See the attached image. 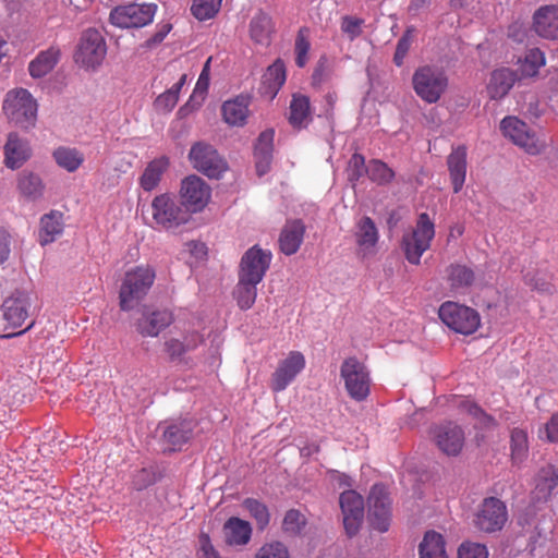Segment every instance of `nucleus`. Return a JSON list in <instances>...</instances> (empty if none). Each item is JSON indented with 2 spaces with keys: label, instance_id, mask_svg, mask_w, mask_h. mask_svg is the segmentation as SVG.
Listing matches in <instances>:
<instances>
[{
  "label": "nucleus",
  "instance_id": "obj_1",
  "mask_svg": "<svg viewBox=\"0 0 558 558\" xmlns=\"http://www.w3.org/2000/svg\"><path fill=\"white\" fill-rule=\"evenodd\" d=\"M156 279V270L150 265H138L129 269L119 290V305L122 311L135 308L148 294Z\"/></svg>",
  "mask_w": 558,
  "mask_h": 558
},
{
  "label": "nucleus",
  "instance_id": "obj_2",
  "mask_svg": "<svg viewBox=\"0 0 558 558\" xmlns=\"http://www.w3.org/2000/svg\"><path fill=\"white\" fill-rule=\"evenodd\" d=\"M153 222L150 226L157 230L173 231L191 220L189 210L179 203L174 195L159 194L150 204Z\"/></svg>",
  "mask_w": 558,
  "mask_h": 558
},
{
  "label": "nucleus",
  "instance_id": "obj_3",
  "mask_svg": "<svg viewBox=\"0 0 558 558\" xmlns=\"http://www.w3.org/2000/svg\"><path fill=\"white\" fill-rule=\"evenodd\" d=\"M448 84L446 72L434 65H422L412 76L415 94L426 104H436L446 93Z\"/></svg>",
  "mask_w": 558,
  "mask_h": 558
},
{
  "label": "nucleus",
  "instance_id": "obj_4",
  "mask_svg": "<svg viewBox=\"0 0 558 558\" xmlns=\"http://www.w3.org/2000/svg\"><path fill=\"white\" fill-rule=\"evenodd\" d=\"M434 236L435 225L428 214L422 213L413 230L402 236L401 248L407 260L412 265H418L422 255L429 250Z\"/></svg>",
  "mask_w": 558,
  "mask_h": 558
},
{
  "label": "nucleus",
  "instance_id": "obj_5",
  "mask_svg": "<svg viewBox=\"0 0 558 558\" xmlns=\"http://www.w3.org/2000/svg\"><path fill=\"white\" fill-rule=\"evenodd\" d=\"M31 307L32 298L26 291L16 290L3 301L1 310L5 322L4 330H11L3 336L4 338L20 336L33 327L34 322L32 320L24 329L16 331L29 317Z\"/></svg>",
  "mask_w": 558,
  "mask_h": 558
},
{
  "label": "nucleus",
  "instance_id": "obj_6",
  "mask_svg": "<svg viewBox=\"0 0 558 558\" xmlns=\"http://www.w3.org/2000/svg\"><path fill=\"white\" fill-rule=\"evenodd\" d=\"M3 111L10 121L28 129L35 125L37 102L27 89H13L5 96Z\"/></svg>",
  "mask_w": 558,
  "mask_h": 558
},
{
  "label": "nucleus",
  "instance_id": "obj_7",
  "mask_svg": "<svg viewBox=\"0 0 558 558\" xmlns=\"http://www.w3.org/2000/svg\"><path fill=\"white\" fill-rule=\"evenodd\" d=\"M502 135L530 155H538L546 148V143L522 120L508 116L500 122Z\"/></svg>",
  "mask_w": 558,
  "mask_h": 558
},
{
  "label": "nucleus",
  "instance_id": "obj_8",
  "mask_svg": "<svg viewBox=\"0 0 558 558\" xmlns=\"http://www.w3.org/2000/svg\"><path fill=\"white\" fill-rule=\"evenodd\" d=\"M438 315L445 325L462 335H472L481 324L480 315L475 310L451 301L441 304Z\"/></svg>",
  "mask_w": 558,
  "mask_h": 558
},
{
  "label": "nucleus",
  "instance_id": "obj_9",
  "mask_svg": "<svg viewBox=\"0 0 558 558\" xmlns=\"http://www.w3.org/2000/svg\"><path fill=\"white\" fill-rule=\"evenodd\" d=\"M340 376L344 381V387L355 401L365 400L371 390V378L367 367L355 356L347 357L340 367Z\"/></svg>",
  "mask_w": 558,
  "mask_h": 558
},
{
  "label": "nucleus",
  "instance_id": "obj_10",
  "mask_svg": "<svg viewBox=\"0 0 558 558\" xmlns=\"http://www.w3.org/2000/svg\"><path fill=\"white\" fill-rule=\"evenodd\" d=\"M508 521L506 504L497 497H487L481 502L474 514V526L487 534L501 531Z\"/></svg>",
  "mask_w": 558,
  "mask_h": 558
},
{
  "label": "nucleus",
  "instance_id": "obj_11",
  "mask_svg": "<svg viewBox=\"0 0 558 558\" xmlns=\"http://www.w3.org/2000/svg\"><path fill=\"white\" fill-rule=\"evenodd\" d=\"M106 52V41L100 32L96 28H88L80 38L74 60L85 69H95L101 64Z\"/></svg>",
  "mask_w": 558,
  "mask_h": 558
},
{
  "label": "nucleus",
  "instance_id": "obj_12",
  "mask_svg": "<svg viewBox=\"0 0 558 558\" xmlns=\"http://www.w3.org/2000/svg\"><path fill=\"white\" fill-rule=\"evenodd\" d=\"M155 12V4L130 3L114 8L110 13V22L121 28L143 27L153 21Z\"/></svg>",
  "mask_w": 558,
  "mask_h": 558
},
{
  "label": "nucleus",
  "instance_id": "obj_13",
  "mask_svg": "<svg viewBox=\"0 0 558 558\" xmlns=\"http://www.w3.org/2000/svg\"><path fill=\"white\" fill-rule=\"evenodd\" d=\"M430 435L436 447L448 457L459 456L465 445L463 428L453 422H445L433 426Z\"/></svg>",
  "mask_w": 558,
  "mask_h": 558
},
{
  "label": "nucleus",
  "instance_id": "obj_14",
  "mask_svg": "<svg viewBox=\"0 0 558 558\" xmlns=\"http://www.w3.org/2000/svg\"><path fill=\"white\" fill-rule=\"evenodd\" d=\"M189 157L193 167L208 178L219 179L227 170L226 161L209 144L195 143L190 150Z\"/></svg>",
  "mask_w": 558,
  "mask_h": 558
},
{
  "label": "nucleus",
  "instance_id": "obj_15",
  "mask_svg": "<svg viewBox=\"0 0 558 558\" xmlns=\"http://www.w3.org/2000/svg\"><path fill=\"white\" fill-rule=\"evenodd\" d=\"M210 194L209 185L197 175H189L181 183V204L190 215L203 210L210 199Z\"/></svg>",
  "mask_w": 558,
  "mask_h": 558
},
{
  "label": "nucleus",
  "instance_id": "obj_16",
  "mask_svg": "<svg viewBox=\"0 0 558 558\" xmlns=\"http://www.w3.org/2000/svg\"><path fill=\"white\" fill-rule=\"evenodd\" d=\"M271 252L254 245L241 258L239 278L262 282L271 263Z\"/></svg>",
  "mask_w": 558,
  "mask_h": 558
},
{
  "label": "nucleus",
  "instance_id": "obj_17",
  "mask_svg": "<svg viewBox=\"0 0 558 558\" xmlns=\"http://www.w3.org/2000/svg\"><path fill=\"white\" fill-rule=\"evenodd\" d=\"M390 499L383 485H374L368 496V520L378 532H387L390 525Z\"/></svg>",
  "mask_w": 558,
  "mask_h": 558
},
{
  "label": "nucleus",
  "instance_id": "obj_18",
  "mask_svg": "<svg viewBox=\"0 0 558 558\" xmlns=\"http://www.w3.org/2000/svg\"><path fill=\"white\" fill-rule=\"evenodd\" d=\"M340 508L343 514V526L348 536L357 534L364 518V500L355 490H345L340 495Z\"/></svg>",
  "mask_w": 558,
  "mask_h": 558
},
{
  "label": "nucleus",
  "instance_id": "obj_19",
  "mask_svg": "<svg viewBox=\"0 0 558 558\" xmlns=\"http://www.w3.org/2000/svg\"><path fill=\"white\" fill-rule=\"evenodd\" d=\"M304 367V355L299 351H291L272 374L271 389L275 392L284 390Z\"/></svg>",
  "mask_w": 558,
  "mask_h": 558
},
{
  "label": "nucleus",
  "instance_id": "obj_20",
  "mask_svg": "<svg viewBox=\"0 0 558 558\" xmlns=\"http://www.w3.org/2000/svg\"><path fill=\"white\" fill-rule=\"evenodd\" d=\"M162 429V442L169 451H177L182 448L192 437L193 427L187 420H172L159 424Z\"/></svg>",
  "mask_w": 558,
  "mask_h": 558
},
{
  "label": "nucleus",
  "instance_id": "obj_21",
  "mask_svg": "<svg viewBox=\"0 0 558 558\" xmlns=\"http://www.w3.org/2000/svg\"><path fill=\"white\" fill-rule=\"evenodd\" d=\"M518 80L519 74L509 68L494 70L486 86L489 98L494 100L502 99L509 94Z\"/></svg>",
  "mask_w": 558,
  "mask_h": 558
},
{
  "label": "nucleus",
  "instance_id": "obj_22",
  "mask_svg": "<svg viewBox=\"0 0 558 558\" xmlns=\"http://www.w3.org/2000/svg\"><path fill=\"white\" fill-rule=\"evenodd\" d=\"M204 336L197 330H191L183 335L182 339L170 338L165 342V351L171 361H180L182 357L204 343Z\"/></svg>",
  "mask_w": 558,
  "mask_h": 558
},
{
  "label": "nucleus",
  "instance_id": "obj_23",
  "mask_svg": "<svg viewBox=\"0 0 558 558\" xmlns=\"http://www.w3.org/2000/svg\"><path fill=\"white\" fill-rule=\"evenodd\" d=\"M32 155L28 142L20 138L16 133H10L4 145V165L15 170L21 168Z\"/></svg>",
  "mask_w": 558,
  "mask_h": 558
},
{
  "label": "nucleus",
  "instance_id": "obj_24",
  "mask_svg": "<svg viewBox=\"0 0 558 558\" xmlns=\"http://www.w3.org/2000/svg\"><path fill=\"white\" fill-rule=\"evenodd\" d=\"M533 26L541 37L558 39V5H544L536 10Z\"/></svg>",
  "mask_w": 558,
  "mask_h": 558
},
{
  "label": "nucleus",
  "instance_id": "obj_25",
  "mask_svg": "<svg viewBox=\"0 0 558 558\" xmlns=\"http://www.w3.org/2000/svg\"><path fill=\"white\" fill-rule=\"evenodd\" d=\"M288 121L294 130L306 129L313 121L310 97L300 93L292 95Z\"/></svg>",
  "mask_w": 558,
  "mask_h": 558
},
{
  "label": "nucleus",
  "instance_id": "obj_26",
  "mask_svg": "<svg viewBox=\"0 0 558 558\" xmlns=\"http://www.w3.org/2000/svg\"><path fill=\"white\" fill-rule=\"evenodd\" d=\"M275 131L269 129L262 132L256 141L254 148V159L256 172L259 177L270 170L274 153Z\"/></svg>",
  "mask_w": 558,
  "mask_h": 558
},
{
  "label": "nucleus",
  "instance_id": "obj_27",
  "mask_svg": "<svg viewBox=\"0 0 558 558\" xmlns=\"http://www.w3.org/2000/svg\"><path fill=\"white\" fill-rule=\"evenodd\" d=\"M16 189L23 199L37 202L44 197L46 185L38 173L23 170L17 174Z\"/></svg>",
  "mask_w": 558,
  "mask_h": 558
},
{
  "label": "nucleus",
  "instance_id": "obj_28",
  "mask_svg": "<svg viewBox=\"0 0 558 558\" xmlns=\"http://www.w3.org/2000/svg\"><path fill=\"white\" fill-rule=\"evenodd\" d=\"M173 314L169 310H157L144 315L136 324L137 331L144 337H157L173 323Z\"/></svg>",
  "mask_w": 558,
  "mask_h": 558
},
{
  "label": "nucleus",
  "instance_id": "obj_29",
  "mask_svg": "<svg viewBox=\"0 0 558 558\" xmlns=\"http://www.w3.org/2000/svg\"><path fill=\"white\" fill-rule=\"evenodd\" d=\"M305 226L299 220L287 221L279 235V248L287 255L295 254L304 239Z\"/></svg>",
  "mask_w": 558,
  "mask_h": 558
},
{
  "label": "nucleus",
  "instance_id": "obj_30",
  "mask_svg": "<svg viewBox=\"0 0 558 558\" xmlns=\"http://www.w3.org/2000/svg\"><path fill=\"white\" fill-rule=\"evenodd\" d=\"M466 147L458 146L452 149L447 158V166L454 193H459L466 177Z\"/></svg>",
  "mask_w": 558,
  "mask_h": 558
},
{
  "label": "nucleus",
  "instance_id": "obj_31",
  "mask_svg": "<svg viewBox=\"0 0 558 558\" xmlns=\"http://www.w3.org/2000/svg\"><path fill=\"white\" fill-rule=\"evenodd\" d=\"M274 32L275 25L272 19L264 11H258L250 21V38L256 45L269 46Z\"/></svg>",
  "mask_w": 558,
  "mask_h": 558
},
{
  "label": "nucleus",
  "instance_id": "obj_32",
  "mask_svg": "<svg viewBox=\"0 0 558 558\" xmlns=\"http://www.w3.org/2000/svg\"><path fill=\"white\" fill-rule=\"evenodd\" d=\"M225 542L230 546H244L252 536L250 522L238 517L229 518L223 524Z\"/></svg>",
  "mask_w": 558,
  "mask_h": 558
},
{
  "label": "nucleus",
  "instance_id": "obj_33",
  "mask_svg": "<svg viewBox=\"0 0 558 558\" xmlns=\"http://www.w3.org/2000/svg\"><path fill=\"white\" fill-rule=\"evenodd\" d=\"M355 240L359 252L364 257L374 253L378 242V230L369 217L365 216L356 223Z\"/></svg>",
  "mask_w": 558,
  "mask_h": 558
},
{
  "label": "nucleus",
  "instance_id": "obj_34",
  "mask_svg": "<svg viewBox=\"0 0 558 558\" xmlns=\"http://www.w3.org/2000/svg\"><path fill=\"white\" fill-rule=\"evenodd\" d=\"M61 51L58 47H49L40 51L28 64L29 75L34 78H40L49 74L58 64Z\"/></svg>",
  "mask_w": 558,
  "mask_h": 558
},
{
  "label": "nucleus",
  "instance_id": "obj_35",
  "mask_svg": "<svg viewBox=\"0 0 558 558\" xmlns=\"http://www.w3.org/2000/svg\"><path fill=\"white\" fill-rule=\"evenodd\" d=\"M558 486V471L554 465L542 468L536 476L535 497L538 501H547Z\"/></svg>",
  "mask_w": 558,
  "mask_h": 558
},
{
  "label": "nucleus",
  "instance_id": "obj_36",
  "mask_svg": "<svg viewBox=\"0 0 558 558\" xmlns=\"http://www.w3.org/2000/svg\"><path fill=\"white\" fill-rule=\"evenodd\" d=\"M222 116L230 125L242 126L245 124L248 116V98L238 96L234 99L227 100L222 105Z\"/></svg>",
  "mask_w": 558,
  "mask_h": 558
},
{
  "label": "nucleus",
  "instance_id": "obj_37",
  "mask_svg": "<svg viewBox=\"0 0 558 558\" xmlns=\"http://www.w3.org/2000/svg\"><path fill=\"white\" fill-rule=\"evenodd\" d=\"M420 558H448L444 536L435 531L424 534L418 545Z\"/></svg>",
  "mask_w": 558,
  "mask_h": 558
},
{
  "label": "nucleus",
  "instance_id": "obj_38",
  "mask_svg": "<svg viewBox=\"0 0 558 558\" xmlns=\"http://www.w3.org/2000/svg\"><path fill=\"white\" fill-rule=\"evenodd\" d=\"M63 231V215L51 211L40 219L39 242L41 245L53 242Z\"/></svg>",
  "mask_w": 558,
  "mask_h": 558
},
{
  "label": "nucleus",
  "instance_id": "obj_39",
  "mask_svg": "<svg viewBox=\"0 0 558 558\" xmlns=\"http://www.w3.org/2000/svg\"><path fill=\"white\" fill-rule=\"evenodd\" d=\"M258 283L259 282L239 278L238 283L233 290V298L242 311H247L254 305L257 298Z\"/></svg>",
  "mask_w": 558,
  "mask_h": 558
},
{
  "label": "nucleus",
  "instance_id": "obj_40",
  "mask_svg": "<svg viewBox=\"0 0 558 558\" xmlns=\"http://www.w3.org/2000/svg\"><path fill=\"white\" fill-rule=\"evenodd\" d=\"M167 165L168 162L165 159H155L150 161L140 178L141 187L147 192L156 189L160 182L162 173L167 168Z\"/></svg>",
  "mask_w": 558,
  "mask_h": 558
},
{
  "label": "nucleus",
  "instance_id": "obj_41",
  "mask_svg": "<svg viewBox=\"0 0 558 558\" xmlns=\"http://www.w3.org/2000/svg\"><path fill=\"white\" fill-rule=\"evenodd\" d=\"M510 451L513 464H521L529 454L527 434L521 428H513L510 434Z\"/></svg>",
  "mask_w": 558,
  "mask_h": 558
},
{
  "label": "nucleus",
  "instance_id": "obj_42",
  "mask_svg": "<svg viewBox=\"0 0 558 558\" xmlns=\"http://www.w3.org/2000/svg\"><path fill=\"white\" fill-rule=\"evenodd\" d=\"M57 165L69 172L76 171L84 161V156L75 148L59 147L53 151Z\"/></svg>",
  "mask_w": 558,
  "mask_h": 558
},
{
  "label": "nucleus",
  "instance_id": "obj_43",
  "mask_svg": "<svg viewBox=\"0 0 558 558\" xmlns=\"http://www.w3.org/2000/svg\"><path fill=\"white\" fill-rule=\"evenodd\" d=\"M545 65V56L538 49L534 48L526 52L524 59L519 65V78L533 77L538 74L542 66Z\"/></svg>",
  "mask_w": 558,
  "mask_h": 558
},
{
  "label": "nucleus",
  "instance_id": "obj_44",
  "mask_svg": "<svg viewBox=\"0 0 558 558\" xmlns=\"http://www.w3.org/2000/svg\"><path fill=\"white\" fill-rule=\"evenodd\" d=\"M448 281L452 289H462L470 287L474 279V272L464 265H450L447 269Z\"/></svg>",
  "mask_w": 558,
  "mask_h": 558
},
{
  "label": "nucleus",
  "instance_id": "obj_45",
  "mask_svg": "<svg viewBox=\"0 0 558 558\" xmlns=\"http://www.w3.org/2000/svg\"><path fill=\"white\" fill-rule=\"evenodd\" d=\"M368 178L378 185H387L395 179V171L379 159L368 161Z\"/></svg>",
  "mask_w": 558,
  "mask_h": 558
},
{
  "label": "nucleus",
  "instance_id": "obj_46",
  "mask_svg": "<svg viewBox=\"0 0 558 558\" xmlns=\"http://www.w3.org/2000/svg\"><path fill=\"white\" fill-rule=\"evenodd\" d=\"M310 49V29L307 27H301L294 43L295 64L299 68H304L307 64Z\"/></svg>",
  "mask_w": 558,
  "mask_h": 558
},
{
  "label": "nucleus",
  "instance_id": "obj_47",
  "mask_svg": "<svg viewBox=\"0 0 558 558\" xmlns=\"http://www.w3.org/2000/svg\"><path fill=\"white\" fill-rule=\"evenodd\" d=\"M243 507L255 519L259 530H264L269 524L270 513L265 504L254 498H246L243 501Z\"/></svg>",
  "mask_w": 558,
  "mask_h": 558
},
{
  "label": "nucleus",
  "instance_id": "obj_48",
  "mask_svg": "<svg viewBox=\"0 0 558 558\" xmlns=\"http://www.w3.org/2000/svg\"><path fill=\"white\" fill-rule=\"evenodd\" d=\"M222 0H194L191 11L198 21L213 19L220 10Z\"/></svg>",
  "mask_w": 558,
  "mask_h": 558
},
{
  "label": "nucleus",
  "instance_id": "obj_49",
  "mask_svg": "<svg viewBox=\"0 0 558 558\" xmlns=\"http://www.w3.org/2000/svg\"><path fill=\"white\" fill-rule=\"evenodd\" d=\"M264 82L275 92L281 88L286 82V65L282 60L277 59L268 66L264 75Z\"/></svg>",
  "mask_w": 558,
  "mask_h": 558
},
{
  "label": "nucleus",
  "instance_id": "obj_50",
  "mask_svg": "<svg viewBox=\"0 0 558 558\" xmlns=\"http://www.w3.org/2000/svg\"><path fill=\"white\" fill-rule=\"evenodd\" d=\"M305 523V517L299 510L290 509L284 514L282 530L288 534L296 535L301 533Z\"/></svg>",
  "mask_w": 558,
  "mask_h": 558
},
{
  "label": "nucleus",
  "instance_id": "obj_51",
  "mask_svg": "<svg viewBox=\"0 0 558 558\" xmlns=\"http://www.w3.org/2000/svg\"><path fill=\"white\" fill-rule=\"evenodd\" d=\"M368 163H365V158L363 155L355 153L351 156L348 167L347 173L350 182H357L365 173L367 174Z\"/></svg>",
  "mask_w": 558,
  "mask_h": 558
},
{
  "label": "nucleus",
  "instance_id": "obj_52",
  "mask_svg": "<svg viewBox=\"0 0 558 558\" xmlns=\"http://www.w3.org/2000/svg\"><path fill=\"white\" fill-rule=\"evenodd\" d=\"M254 558H290L287 546L278 541L264 544Z\"/></svg>",
  "mask_w": 558,
  "mask_h": 558
},
{
  "label": "nucleus",
  "instance_id": "obj_53",
  "mask_svg": "<svg viewBox=\"0 0 558 558\" xmlns=\"http://www.w3.org/2000/svg\"><path fill=\"white\" fill-rule=\"evenodd\" d=\"M458 558H488V550L484 544L463 542L458 549Z\"/></svg>",
  "mask_w": 558,
  "mask_h": 558
},
{
  "label": "nucleus",
  "instance_id": "obj_54",
  "mask_svg": "<svg viewBox=\"0 0 558 558\" xmlns=\"http://www.w3.org/2000/svg\"><path fill=\"white\" fill-rule=\"evenodd\" d=\"M364 21L362 19L345 15L341 19L340 28L343 34L352 41L362 34V25Z\"/></svg>",
  "mask_w": 558,
  "mask_h": 558
},
{
  "label": "nucleus",
  "instance_id": "obj_55",
  "mask_svg": "<svg viewBox=\"0 0 558 558\" xmlns=\"http://www.w3.org/2000/svg\"><path fill=\"white\" fill-rule=\"evenodd\" d=\"M462 409L466 411L470 415L478 418L485 426H495L496 422L493 416L486 414L477 404L472 401H463Z\"/></svg>",
  "mask_w": 558,
  "mask_h": 558
},
{
  "label": "nucleus",
  "instance_id": "obj_56",
  "mask_svg": "<svg viewBox=\"0 0 558 558\" xmlns=\"http://www.w3.org/2000/svg\"><path fill=\"white\" fill-rule=\"evenodd\" d=\"M538 514V507L536 504L527 505L518 515V524L522 527L534 526L537 529L536 517Z\"/></svg>",
  "mask_w": 558,
  "mask_h": 558
},
{
  "label": "nucleus",
  "instance_id": "obj_57",
  "mask_svg": "<svg viewBox=\"0 0 558 558\" xmlns=\"http://www.w3.org/2000/svg\"><path fill=\"white\" fill-rule=\"evenodd\" d=\"M178 100V90L170 88L157 97L155 106L160 110L171 111L175 107Z\"/></svg>",
  "mask_w": 558,
  "mask_h": 558
},
{
  "label": "nucleus",
  "instance_id": "obj_58",
  "mask_svg": "<svg viewBox=\"0 0 558 558\" xmlns=\"http://www.w3.org/2000/svg\"><path fill=\"white\" fill-rule=\"evenodd\" d=\"M330 78V72L327 69L326 58H320L312 74V85L319 87Z\"/></svg>",
  "mask_w": 558,
  "mask_h": 558
},
{
  "label": "nucleus",
  "instance_id": "obj_59",
  "mask_svg": "<svg viewBox=\"0 0 558 558\" xmlns=\"http://www.w3.org/2000/svg\"><path fill=\"white\" fill-rule=\"evenodd\" d=\"M411 47V37L409 33H405L399 40L396 47V52L393 56V62L397 66H401L403 64V60L409 52Z\"/></svg>",
  "mask_w": 558,
  "mask_h": 558
},
{
  "label": "nucleus",
  "instance_id": "obj_60",
  "mask_svg": "<svg viewBox=\"0 0 558 558\" xmlns=\"http://www.w3.org/2000/svg\"><path fill=\"white\" fill-rule=\"evenodd\" d=\"M543 433L546 439L550 442H558V412L553 414L549 422L544 425V428L539 430V437Z\"/></svg>",
  "mask_w": 558,
  "mask_h": 558
},
{
  "label": "nucleus",
  "instance_id": "obj_61",
  "mask_svg": "<svg viewBox=\"0 0 558 558\" xmlns=\"http://www.w3.org/2000/svg\"><path fill=\"white\" fill-rule=\"evenodd\" d=\"M210 62H211V57H209L204 66H203V70L198 76V80H197V83H196V87H195V92H199L202 94H206L207 90H208V87H209V80H210Z\"/></svg>",
  "mask_w": 558,
  "mask_h": 558
},
{
  "label": "nucleus",
  "instance_id": "obj_62",
  "mask_svg": "<svg viewBox=\"0 0 558 558\" xmlns=\"http://www.w3.org/2000/svg\"><path fill=\"white\" fill-rule=\"evenodd\" d=\"M199 545L202 558H220L218 551L214 548L208 534L202 533L199 535Z\"/></svg>",
  "mask_w": 558,
  "mask_h": 558
},
{
  "label": "nucleus",
  "instance_id": "obj_63",
  "mask_svg": "<svg viewBox=\"0 0 558 558\" xmlns=\"http://www.w3.org/2000/svg\"><path fill=\"white\" fill-rule=\"evenodd\" d=\"M11 253V241L8 232L0 228V265L5 263Z\"/></svg>",
  "mask_w": 558,
  "mask_h": 558
},
{
  "label": "nucleus",
  "instance_id": "obj_64",
  "mask_svg": "<svg viewBox=\"0 0 558 558\" xmlns=\"http://www.w3.org/2000/svg\"><path fill=\"white\" fill-rule=\"evenodd\" d=\"M337 100H338V95L336 92H328L324 96L325 105H324L323 113L327 119L333 118V111H335V106H336Z\"/></svg>",
  "mask_w": 558,
  "mask_h": 558
}]
</instances>
